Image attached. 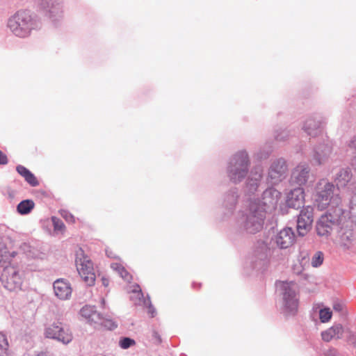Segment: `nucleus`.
I'll return each mask as SVG.
<instances>
[{
  "mask_svg": "<svg viewBox=\"0 0 356 356\" xmlns=\"http://www.w3.org/2000/svg\"><path fill=\"white\" fill-rule=\"evenodd\" d=\"M39 6L44 16L55 26L64 17L63 0H38Z\"/></svg>",
  "mask_w": 356,
  "mask_h": 356,
  "instance_id": "423d86ee",
  "label": "nucleus"
},
{
  "mask_svg": "<svg viewBox=\"0 0 356 356\" xmlns=\"http://www.w3.org/2000/svg\"><path fill=\"white\" fill-rule=\"evenodd\" d=\"M111 268L118 272L120 277L127 282H130L132 277L131 275L125 269V268L120 263H113L111 265Z\"/></svg>",
  "mask_w": 356,
  "mask_h": 356,
  "instance_id": "b1692460",
  "label": "nucleus"
},
{
  "mask_svg": "<svg viewBox=\"0 0 356 356\" xmlns=\"http://www.w3.org/2000/svg\"><path fill=\"white\" fill-rule=\"evenodd\" d=\"M311 177L309 165L306 163H300L292 170L290 182L300 187L305 185Z\"/></svg>",
  "mask_w": 356,
  "mask_h": 356,
  "instance_id": "ddd939ff",
  "label": "nucleus"
},
{
  "mask_svg": "<svg viewBox=\"0 0 356 356\" xmlns=\"http://www.w3.org/2000/svg\"><path fill=\"white\" fill-rule=\"evenodd\" d=\"M106 254H107V256H108V257H111V258H117L116 254H115V253H113V252H112V250H106Z\"/></svg>",
  "mask_w": 356,
  "mask_h": 356,
  "instance_id": "8fccbe9b",
  "label": "nucleus"
},
{
  "mask_svg": "<svg viewBox=\"0 0 356 356\" xmlns=\"http://www.w3.org/2000/svg\"><path fill=\"white\" fill-rule=\"evenodd\" d=\"M15 252H13V253H12V254H11V256H12L13 257H15Z\"/></svg>",
  "mask_w": 356,
  "mask_h": 356,
  "instance_id": "5fc2aeb1",
  "label": "nucleus"
},
{
  "mask_svg": "<svg viewBox=\"0 0 356 356\" xmlns=\"http://www.w3.org/2000/svg\"><path fill=\"white\" fill-rule=\"evenodd\" d=\"M337 226V229H339V236L341 238V241H343V243L344 245H346V243L345 241H349L350 240V238L353 236V232L351 229L343 228V227H339V226L341 224H334Z\"/></svg>",
  "mask_w": 356,
  "mask_h": 356,
  "instance_id": "393cba45",
  "label": "nucleus"
},
{
  "mask_svg": "<svg viewBox=\"0 0 356 356\" xmlns=\"http://www.w3.org/2000/svg\"><path fill=\"white\" fill-rule=\"evenodd\" d=\"M326 118L319 113L308 116L302 122V131L310 138H317L323 134Z\"/></svg>",
  "mask_w": 356,
  "mask_h": 356,
  "instance_id": "0eeeda50",
  "label": "nucleus"
},
{
  "mask_svg": "<svg viewBox=\"0 0 356 356\" xmlns=\"http://www.w3.org/2000/svg\"><path fill=\"white\" fill-rule=\"evenodd\" d=\"M151 337L154 343H160L161 342V336L159 333L156 330H152Z\"/></svg>",
  "mask_w": 356,
  "mask_h": 356,
  "instance_id": "58836bf2",
  "label": "nucleus"
},
{
  "mask_svg": "<svg viewBox=\"0 0 356 356\" xmlns=\"http://www.w3.org/2000/svg\"><path fill=\"white\" fill-rule=\"evenodd\" d=\"M7 26L15 36L24 38L39 29L40 23L29 11L19 10L8 19Z\"/></svg>",
  "mask_w": 356,
  "mask_h": 356,
  "instance_id": "20e7f679",
  "label": "nucleus"
},
{
  "mask_svg": "<svg viewBox=\"0 0 356 356\" xmlns=\"http://www.w3.org/2000/svg\"><path fill=\"white\" fill-rule=\"evenodd\" d=\"M238 198L239 195L236 188H232L224 194L222 200V208L225 209L223 220H226L234 213Z\"/></svg>",
  "mask_w": 356,
  "mask_h": 356,
  "instance_id": "4468645a",
  "label": "nucleus"
},
{
  "mask_svg": "<svg viewBox=\"0 0 356 356\" xmlns=\"http://www.w3.org/2000/svg\"><path fill=\"white\" fill-rule=\"evenodd\" d=\"M270 154V150H268V152L263 154L261 151L257 153V157L259 159H264L268 157V156Z\"/></svg>",
  "mask_w": 356,
  "mask_h": 356,
  "instance_id": "79ce46f5",
  "label": "nucleus"
},
{
  "mask_svg": "<svg viewBox=\"0 0 356 356\" xmlns=\"http://www.w3.org/2000/svg\"><path fill=\"white\" fill-rule=\"evenodd\" d=\"M51 221L52 222H59V219L56 216H52Z\"/></svg>",
  "mask_w": 356,
  "mask_h": 356,
  "instance_id": "603ef678",
  "label": "nucleus"
},
{
  "mask_svg": "<svg viewBox=\"0 0 356 356\" xmlns=\"http://www.w3.org/2000/svg\"><path fill=\"white\" fill-rule=\"evenodd\" d=\"M102 305H104V304H105V300H104V299H102Z\"/></svg>",
  "mask_w": 356,
  "mask_h": 356,
  "instance_id": "864d4df0",
  "label": "nucleus"
},
{
  "mask_svg": "<svg viewBox=\"0 0 356 356\" xmlns=\"http://www.w3.org/2000/svg\"><path fill=\"white\" fill-rule=\"evenodd\" d=\"M55 296L60 300H67L72 292L71 284L64 279L56 280L53 284Z\"/></svg>",
  "mask_w": 356,
  "mask_h": 356,
  "instance_id": "a211bd4d",
  "label": "nucleus"
},
{
  "mask_svg": "<svg viewBox=\"0 0 356 356\" xmlns=\"http://www.w3.org/2000/svg\"><path fill=\"white\" fill-rule=\"evenodd\" d=\"M295 242V234L290 227H285L275 236V243L281 249L291 247Z\"/></svg>",
  "mask_w": 356,
  "mask_h": 356,
  "instance_id": "dca6fc26",
  "label": "nucleus"
},
{
  "mask_svg": "<svg viewBox=\"0 0 356 356\" xmlns=\"http://www.w3.org/2000/svg\"><path fill=\"white\" fill-rule=\"evenodd\" d=\"M305 201V191L301 187L291 190L286 195V203L289 207L298 209L303 205Z\"/></svg>",
  "mask_w": 356,
  "mask_h": 356,
  "instance_id": "f3484780",
  "label": "nucleus"
},
{
  "mask_svg": "<svg viewBox=\"0 0 356 356\" xmlns=\"http://www.w3.org/2000/svg\"><path fill=\"white\" fill-rule=\"evenodd\" d=\"M350 211L352 213L355 212V211H356V192L353 194L350 199Z\"/></svg>",
  "mask_w": 356,
  "mask_h": 356,
  "instance_id": "ea45409f",
  "label": "nucleus"
},
{
  "mask_svg": "<svg viewBox=\"0 0 356 356\" xmlns=\"http://www.w3.org/2000/svg\"><path fill=\"white\" fill-rule=\"evenodd\" d=\"M134 292L136 293L138 295V297L140 298V297L143 296V293L141 292V290L140 289L139 286H136V289L134 290Z\"/></svg>",
  "mask_w": 356,
  "mask_h": 356,
  "instance_id": "3c124183",
  "label": "nucleus"
},
{
  "mask_svg": "<svg viewBox=\"0 0 356 356\" xmlns=\"http://www.w3.org/2000/svg\"><path fill=\"white\" fill-rule=\"evenodd\" d=\"M343 328L341 325L337 324L321 332V337L324 341L329 342L332 339L341 338Z\"/></svg>",
  "mask_w": 356,
  "mask_h": 356,
  "instance_id": "6ab92c4d",
  "label": "nucleus"
},
{
  "mask_svg": "<svg viewBox=\"0 0 356 356\" xmlns=\"http://www.w3.org/2000/svg\"><path fill=\"white\" fill-rule=\"evenodd\" d=\"M81 315L91 322L99 323L101 320L100 314L97 313L95 307L86 305L81 309Z\"/></svg>",
  "mask_w": 356,
  "mask_h": 356,
  "instance_id": "412c9836",
  "label": "nucleus"
},
{
  "mask_svg": "<svg viewBox=\"0 0 356 356\" xmlns=\"http://www.w3.org/2000/svg\"><path fill=\"white\" fill-rule=\"evenodd\" d=\"M288 166L283 158L272 161L268 170L267 181L272 185H276L283 181L287 175Z\"/></svg>",
  "mask_w": 356,
  "mask_h": 356,
  "instance_id": "6e6552de",
  "label": "nucleus"
},
{
  "mask_svg": "<svg viewBox=\"0 0 356 356\" xmlns=\"http://www.w3.org/2000/svg\"><path fill=\"white\" fill-rule=\"evenodd\" d=\"M102 285L107 287L109 285V280L105 277H102L101 279Z\"/></svg>",
  "mask_w": 356,
  "mask_h": 356,
  "instance_id": "de8ad7c7",
  "label": "nucleus"
},
{
  "mask_svg": "<svg viewBox=\"0 0 356 356\" xmlns=\"http://www.w3.org/2000/svg\"><path fill=\"white\" fill-rule=\"evenodd\" d=\"M332 229L329 224H316V230L319 236H328Z\"/></svg>",
  "mask_w": 356,
  "mask_h": 356,
  "instance_id": "a878e982",
  "label": "nucleus"
},
{
  "mask_svg": "<svg viewBox=\"0 0 356 356\" xmlns=\"http://www.w3.org/2000/svg\"><path fill=\"white\" fill-rule=\"evenodd\" d=\"M35 204L31 200H24L20 202L17 207V211L22 215L29 213L31 210L34 208Z\"/></svg>",
  "mask_w": 356,
  "mask_h": 356,
  "instance_id": "5701e85b",
  "label": "nucleus"
},
{
  "mask_svg": "<svg viewBox=\"0 0 356 356\" xmlns=\"http://www.w3.org/2000/svg\"><path fill=\"white\" fill-rule=\"evenodd\" d=\"M76 270L82 280L89 286L95 282V274L93 264L82 248H79L75 254Z\"/></svg>",
  "mask_w": 356,
  "mask_h": 356,
  "instance_id": "39448f33",
  "label": "nucleus"
},
{
  "mask_svg": "<svg viewBox=\"0 0 356 356\" xmlns=\"http://www.w3.org/2000/svg\"><path fill=\"white\" fill-rule=\"evenodd\" d=\"M47 229L49 230L50 234L56 236L59 234H63L65 229L64 224H47Z\"/></svg>",
  "mask_w": 356,
  "mask_h": 356,
  "instance_id": "bb28decb",
  "label": "nucleus"
},
{
  "mask_svg": "<svg viewBox=\"0 0 356 356\" xmlns=\"http://www.w3.org/2000/svg\"><path fill=\"white\" fill-rule=\"evenodd\" d=\"M17 172L24 178H27L31 172L23 165H19L16 167Z\"/></svg>",
  "mask_w": 356,
  "mask_h": 356,
  "instance_id": "f704fd0d",
  "label": "nucleus"
},
{
  "mask_svg": "<svg viewBox=\"0 0 356 356\" xmlns=\"http://www.w3.org/2000/svg\"><path fill=\"white\" fill-rule=\"evenodd\" d=\"M314 208L309 206L304 207L300 212L297 222H313Z\"/></svg>",
  "mask_w": 356,
  "mask_h": 356,
  "instance_id": "4be33fe9",
  "label": "nucleus"
},
{
  "mask_svg": "<svg viewBox=\"0 0 356 356\" xmlns=\"http://www.w3.org/2000/svg\"><path fill=\"white\" fill-rule=\"evenodd\" d=\"M333 309L337 312H341L343 309V305L339 302H336L333 305Z\"/></svg>",
  "mask_w": 356,
  "mask_h": 356,
  "instance_id": "a18cd8bd",
  "label": "nucleus"
},
{
  "mask_svg": "<svg viewBox=\"0 0 356 356\" xmlns=\"http://www.w3.org/2000/svg\"><path fill=\"white\" fill-rule=\"evenodd\" d=\"M135 343L136 342L134 339L128 337L122 338L119 341L120 346L123 349H127L131 346L135 345Z\"/></svg>",
  "mask_w": 356,
  "mask_h": 356,
  "instance_id": "473e14b6",
  "label": "nucleus"
},
{
  "mask_svg": "<svg viewBox=\"0 0 356 356\" xmlns=\"http://www.w3.org/2000/svg\"><path fill=\"white\" fill-rule=\"evenodd\" d=\"M1 281L3 286L10 291L20 289L22 284L18 270L11 266L4 268L1 276Z\"/></svg>",
  "mask_w": 356,
  "mask_h": 356,
  "instance_id": "9d476101",
  "label": "nucleus"
},
{
  "mask_svg": "<svg viewBox=\"0 0 356 356\" xmlns=\"http://www.w3.org/2000/svg\"><path fill=\"white\" fill-rule=\"evenodd\" d=\"M332 152V147L328 144H320L312 150L310 156L313 165H321L325 162Z\"/></svg>",
  "mask_w": 356,
  "mask_h": 356,
  "instance_id": "2eb2a0df",
  "label": "nucleus"
},
{
  "mask_svg": "<svg viewBox=\"0 0 356 356\" xmlns=\"http://www.w3.org/2000/svg\"><path fill=\"white\" fill-rule=\"evenodd\" d=\"M148 314L150 315L151 317H154L155 314H156V311H155V309L154 308V307L152 305H149L148 306V311H147Z\"/></svg>",
  "mask_w": 356,
  "mask_h": 356,
  "instance_id": "c03bdc74",
  "label": "nucleus"
},
{
  "mask_svg": "<svg viewBox=\"0 0 356 356\" xmlns=\"http://www.w3.org/2000/svg\"><path fill=\"white\" fill-rule=\"evenodd\" d=\"M352 178L351 170L348 168H342L339 170L334 177V181L337 184L336 188L345 187Z\"/></svg>",
  "mask_w": 356,
  "mask_h": 356,
  "instance_id": "aec40b11",
  "label": "nucleus"
},
{
  "mask_svg": "<svg viewBox=\"0 0 356 356\" xmlns=\"http://www.w3.org/2000/svg\"><path fill=\"white\" fill-rule=\"evenodd\" d=\"M332 316V313L330 308L322 309L319 312V318L322 323L328 322Z\"/></svg>",
  "mask_w": 356,
  "mask_h": 356,
  "instance_id": "7c9ffc66",
  "label": "nucleus"
},
{
  "mask_svg": "<svg viewBox=\"0 0 356 356\" xmlns=\"http://www.w3.org/2000/svg\"><path fill=\"white\" fill-rule=\"evenodd\" d=\"M323 253L321 251H318L312 257V265L313 267L317 268L323 264Z\"/></svg>",
  "mask_w": 356,
  "mask_h": 356,
  "instance_id": "c756f323",
  "label": "nucleus"
},
{
  "mask_svg": "<svg viewBox=\"0 0 356 356\" xmlns=\"http://www.w3.org/2000/svg\"><path fill=\"white\" fill-rule=\"evenodd\" d=\"M250 159L245 149L233 154L227 161L226 173L231 182L238 184L243 181L250 171Z\"/></svg>",
  "mask_w": 356,
  "mask_h": 356,
  "instance_id": "7ed1b4c3",
  "label": "nucleus"
},
{
  "mask_svg": "<svg viewBox=\"0 0 356 356\" xmlns=\"http://www.w3.org/2000/svg\"><path fill=\"white\" fill-rule=\"evenodd\" d=\"M280 286L284 291L283 298L285 307L290 312H296L298 305V299L296 298V284L293 282H281Z\"/></svg>",
  "mask_w": 356,
  "mask_h": 356,
  "instance_id": "f8f14e48",
  "label": "nucleus"
},
{
  "mask_svg": "<svg viewBox=\"0 0 356 356\" xmlns=\"http://www.w3.org/2000/svg\"><path fill=\"white\" fill-rule=\"evenodd\" d=\"M98 323L104 325V327H107L108 330H113L117 327V325L115 324V323H113V321H111L110 320L104 319L102 316H101V320L99 321Z\"/></svg>",
  "mask_w": 356,
  "mask_h": 356,
  "instance_id": "e433bc0d",
  "label": "nucleus"
},
{
  "mask_svg": "<svg viewBox=\"0 0 356 356\" xmlns=\"http://www.w3.org/2000/svg\"><path fill=\"white\" fill-rule=\"evenodd\" d=\"M281 193L273 187L266 188L261 195V200H250L248 209L243 216L246 222H261L266 218L268 211L276 208L280 199Z\"/></svg>",
  "mask_w": 356,
  "mask_h": 356,
  "instance_id": "f03ea898",
  "label": "nucleus"
},
{
  "mask_svg": "<svg viewBox=\"0 0 356 356\" xmlns=\"http://www.w3.org/2000/svg\"><path fill=\"white\" fill-rule=\"evenodd\" d=\"M8 158L5 154L0 150V165H5L8 163Z\"/></svg>",
  "mask_w": 356,
  "mask_h": 356,
  "instance_id": "a19ab883",
  "label": "nucleus"
},
{
  "mask_svg": "<svg viewBox=\"0 0 356 356\" xmlns=\"http://www.w3.org/2000/svg\"><path fill=\"white\" fill-rule=\"evenodd\" d=\"M44 334L47 338L56 339L65 344L69 343L73 338L70 330L60 322L47 325Z\"/></svg>",
  "mask_w": 356,
  "mask_h": 356,
  "instance_id": "1a4fd4ad",
  "label": "nucleus"
},
{
  "mask_svg": "<svg viewBox=\"0 0 356 356\" xmlns=\"http://www.w3.org/2000/svg\"><path fill=\"white\" fill-rule=\"evenodd\" d=\"M312 224H297V232L299 236H305L312 229Z\"/></svg>",
  "mask_w": 356,
  "mask_h": 356,
  "instance_id": "2f4dec72",
  "label": "nucleus"
},
{
  "mask_svg": "<svg viewBox=\"0 0 356 356\" xmlns=\"http://www.w3.org/2000/svg\"><path fill=\"white\" fill-rule=\"evenodd\" d=\"M290 136L289 131L288 129H279L275 132V139L277 141L283 142L286 140Z\"/></svg>",
  "mask_w": 356,
  "mask_h": 356,
  "instance_id": "c85d7f7f",
  "label": "nucleus"
},
{
  "mask_svg": "<svg viewBox=\"0 0 356 356\" xmlns=\"http://www.w3.org/2000/svg\"><path fill=\"white\" fill-rule=\"evenodd\" d=\"M325 356H339V355L335 349H330L325 353Z\"/></svg>",
  "mask_w": 356,
  "mask_h": 356,
  "instance_id": "37998d69",
  "label": "nucleus"
},
{
  "mask_svg": "<svg viewBox=\"0 0 356 356\" xmlns=\"http://www.w3.org/2000/svg\"><path fill=\"white\" fill-rule=\"evenodd\" d=\"M349 341L356 348V334H351L349 338Z\"/></svg>",
  "mask_w": 356,
  "mask_h": 356,
  "instance_id": "49530a36",
  "label": "nucleus"
},
{
  "mask_svg": "<svg viewBox=\"0 0 356 356\" xmlns=\"http://www.w3.org/2000/svg\"><path fill=\"white\" fill-rule=\"evenodd\" d=\"M339 189L327 179H322L315 187L314 201L321 211L326 209L330 204L336 207L333 213L326 212L321 216L316 222H345L348 213L337 206L340 203Z\"/></svg>",
  "mask_w": 356,
  "mask_h": 356,
  "instance_id": "f257e3e1",
  "label": "nucleus"
},
{
  "mask_svg": "<svg viewBox=\"0 0 356 356\" xmlns=\"http://www.w3.org/2000/svg\"><path fill=\"white\" fill-rule=\"evenodd\" d=\"M25 181L31 186H37L39 185L37 178L32 172L25 179Z\"/></svg>",
  "mask_w": 356,
  "mask_h": 356,
  "instance_id": "4c0bfd02",
  "label": "nucleus"
},
{
  "mask_svg": "<svg viewBox=\"0 0 356 356\" xmlns=\"http://www.w3.org/2000/svg\"><path fill=\"white\" fill-rule=\"evenodd\" d=\"M263 178V168L261 165L254 166L250 171L245 184L243 188L244 193L246 196L250 197L254 195L259 190Z\"/></svg>",
  "mask_w": 356,
  "mask_h": 356,
  "instance_id": "9b49d317",
  "label": "nucleus"
},
{
  "mask_svg": "<svg viewBox=\"0 0 356 356\" xmlns=\"http://www.w3.org/2000/svg\"><path fill=\"white\" fill-rule=\"evenodd\" d=\"M349 146L356 149V136L350 140Z\"/></svg>",
  "mask_w": 356,
  "mask_h": 356,
  "instance_id": "09e8293b",
  "label": "nucleus"
},
{
  "mask_svg": "<svg viewBox=\"0 0 356 356\" xmlns=\"http://www.w3.org/2000/svg\"><path fill=\"white\" fill-rule=\"evenodd\" d=\"M60 216L63 218V219L67 222H75L74 216L72 215L68 211L60 210Z\"/></svg>",
  "mask_w": 356,
  "mask_h": 356,
  "instance_id": "72a5a7b5",
  "label": "nucleus"
},
{
  "mask_svg": "<svg viewBox=\"0 0 356 356\" xmlns=\"http://www.w3.org/2000/svg\"><path fill=\"white\" fill-rule=\"evenodd\" d=\"M248 226L246 227L247 232L249 234H254L262 229V224H247Z\"/></svg>",
  "mask_w": 356,
  "mask_h": 356,
  "instance_id": "c9c22d12",
  "label": "nucleus"
},
{
  "mask_svg": "<svg viewBox=\"0 0 356 356\" xmlns=\"http://www.w3.org/2000/svg\"><path fill=\"white\" fill-rule=\"evenodd\" d=\"M8 346L6 335L0 332V356H8Z\"/></svg>",
  "mask_w": 356,
  "mask_h": 356,
  "instance_id": "cd10ccee",
  "label": "nucleus"
}]
</instances>
